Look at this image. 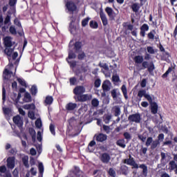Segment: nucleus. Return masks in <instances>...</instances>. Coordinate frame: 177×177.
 Masks as SVG:
<instances>
[{
    "label": "nucleus",
    "instance_id": "nucleus-2",
    "mask_svg": "<svg viewBox=\"0 0 177 177\" xmlns=\"http://www.w3.org/2000/svg\"><path fill=\"white\" fill-rule=\"evenodd\" d=\"M142 68H140V70H145L147 68V71L149 73H153L154 70H156V66H154V62L151 61V62H148L147 61H142Z\"/></svg>",
    "mask_w": 177,
    "mask_h": 177
},
{
    "label": "nucleus",
    "instance_id": "nucleus-15",
    "mask_svg": "<svg viewBox=\"0 0 177 177\" xmlns=\"http://www.w3.org/2000/svg\"><path fill=\"white\" fill-rule=\"evenodd\" d=\"M85 92V88L82 86H77L73 89V93L75 96H80Z\"/></svg>",
    "mask_w": 177,
    "mask_h": 177
},
{
    "label": "nucleus",
    "instance_id": "nucleus-49",
    "mask_svg": "<svg viewBox=\"0 0 177 177\" xmlns=\"http://www.w3.org/2000/svg\"><path fill=\"white\" fill-rule=\"evenodd\" d=\"M100 85H102V80L99 78L96 79L94 82L95 88H100Z\"/></svg>",
    "mask_w": 177,
    "mask_h": 177
},
{
    "label": "nucleus",
    "instance_id": "nucleus-41",
    "mask_svg": "<svg viewBox=\"0 0 177 177\" xmlns=\"http://www.w3.org/2000/svg\"><path fill=\"white\" fill-rule=\"evenodd\" d=\"M77 57V55H75V53H74L73 50H70L68 52V56L66 59L68 60H71V59H75Z\"/></svg>",
    "mask_w": 177,
    "mask_h": 177
},
{
    "label": "nucleus",
    "instance_id": "nucleus-38",
    "mask_svg": "<svg viewBox=\"0 0 177 177\" xmlns=\"http://www.w3.org/2000/svg\"><path fill=\"white\" fill-rule=\"evenodd\" d=\"M18 83L21 86H24V88H27V82L24 79H21L20 77L17 78Z\"/></svg>",
    "mask_w": 177,
    "mask_h": 177
},
{
    "label": "nucleus",
    "instance_id": "nucleus-13",
    "mask_svg": "<svg viewBox=\"0 0 177 177\" xmlns=\"http://www.w3.org/2000/svg\"><path fill=\"white\" fill-rule=\"evenodd\" d=\"M143 96L148 102H151V95L146 93V90H140L138 93V97H140V99H142Z\"/></svg>",
    "mask_w": 177,
    "mask_h": 177
},
{
    "label": "nucleus",
    "instance_id": "nucleus-3",
    "mask_svg": "<svg viewBox=\"0 0 177 177\" xmlns=\"http://www.w3.org/2000/svg\"><path fill=\"white\" fill-rule=\"evenodd\" d=\"M26 92V88H20L18 95L15 93H13L11 99L15 102V104H18L19 102H20V99H21V93H24Z\"/></svg>",
    "mask_w": 177,
    "mask_h": 177
},
{
    "label": "nucleus",
    "instance_id": "nucleus-42",
    "mask_svg": "<svg viewBox=\"0 0 177 177\" xmlns=\"http://www.w3.org/2000/svg\"><path fill=\"white\" fill-rule=\"evenodd\" d=\"M2 100L3 103L6 102V89L5 88V86H2Z\"/></svg>",
    "mask_w": 177,
    "mask_h": 177
},
{
    "label": "nucleus",
    "instance_id": "nucleus-26",
    "mask_svg": "<svg viewBox=\"0 0 177 177\" xmlns=\"http://www.w3.org/2000/svg\"><path fill=\"white\" fill-rule=\"evenodd\" d=\"M175 70V66H169L167 71L162 75V78L165 79L168 77V75H169L170 73H172V71Z\"/></svg>",
    "mask_w": 177,
    "mask_h": 177
},
{
    "label": "nucleus",
    "instance_id": "nucleus-39",
    "mask_svg": "<svg viewBox=\"0 0 177 177\" xmlns=\"http://www.w3.org/2000/svg\"><path fill=\"white\" fill-rule=\"evenodd\" d=\"M24 109L26 110H35V104L34 103L26 104Z\"/></svg>",
    "mask_w": 177,
    "mask_h": 177
},
{
    "label": "nucleus",
    "instance_id": "nucleus-48",
    "mask_svg": "<svg viewBox=\"0 0 177 177\" xmlns=\"http://www.w3.org/2000/svg\"><path fill=\"white\" fill-rule=\"evenodd\" d=\"M111 121V115H105L104 116V122L109 124Z\"/></svg>",
    "mask_w": 177,
    "mask_h": 177
},
{
    "label": "nucleus",
    "instance_id": "nucleus-1",
    "mask_svg": "<svg viewBox=\"0 0 177 177\" xmlns=\"http://www.w3.org/2000/svg\"><path fill=\"white\" fill-rule=\"evenodd\" d=\"M3 44L4 45V50L3 53L7 56H12V54L13 53V48H11L12 46H13V42H12V37L10 36H6L3 38Z\"/></svg>",
    "mask_w": 177,
    "mask_h": 177
},
{
    "label": "nucleus",
    "instance_id": "nucleus-21",
    "mask_svg": "<svg viewBox=\"0 0 177 177\" xmlns=\"http://www.w3.org/2000/svg\"><path fill=\"white\" fill-rule=\"evenodd\" d=\"M77 107V104L73 103V102H68L66 106L65 109L67 110V111H73L75 110Z\"/></svg>",
    "mask_w": 177,
    "mask_h": 177
},
{
    "label": "nucleus",
    "instance_id": "nucleus-4",
    "mask_svg": "<svg viewBox=\"0 0 177 177\" xmlns=\"http://www.w3.org/2000/svg\"><path fill=\"white\" fill-rule=\"evenodd\" d=\"M128 120L129 122H136V124H140L142 121V117L140 116V113H133L128 117Z\"/></svg>",
    "mask_w": 177,
    "mask_h": 177
},
{
    "label": "nucleus",
    "instance_id": "nucleus-61",
    "mask_svg": "<svg viewBox=\"0 0 177 177\" xmlns=\"http://www.w3.org/2000/svg\"><path fill=\"white\" fill-rule=\"evenodd\" d=\"M148 53H150V55H154L156 53V50H154V48L153 46H148L147 48Z\"/></svg>",
    "mask_w": 177,
    "mask_h": 177
},
{
    "label": "nucleus",
    "instance_id": "nucleus-50",
    "mask_svg": "<svg viewBox=\"0 0 177 177\" xmlns=\"http://www.w3.org/2000/svg\"><path fill=\"white\" fill-rule=\"evenodd\" d=\"M9 31L12 35H17V31L16 30V28L14 26H10Z\"/></svg>",
    "mask_w": 177,
    "mask_h": 177
},
{
    "label": "nucleus",
    "instance_id": "nucleus-25",
    "mask_svg": "<svg viewBox=\"0 0 177 177\" xmlns=\"http://www.w3.org/2000/svg\"><path fill=\"white\" fill-rule=\"evenodd\" d=\"M138 168H140L141 169H142L143 176H145V177L147 176V174L149 172V170H148L147 166H146V165L142 164L138 167Z\"/></svg>",
    "mask_w": 177,
    "mask_h": 177
},
{
    "label": "nucleus",
    "instance_id": "nucleus-23",
    "mask_svg": "<svg viewBox=\"0 0 177 177\" xmlns=\"http://www.w3.org/2000/svg\"><path fill=\"white\" fill-rule=\"evenodd\" d=\"M143 56L142 55H136L133 58V61L136 64H142V63H143Z\"/></svg>",
    "mask_w": 177,
    "mask_h": 177
},
{
    "label": "nucleus",
    "instance_id": "nucleus-58",
    "mask_svg": "<svg viewBox=\"0 0 177 177\" xmlns=\"http://www.w3.org/2000/svg\"><path fill=\"white\" fill-rule=\"evenodd\" d=\"M10 20H11L10 15H6V17L4 19V21H3V24H5V26H6V24H10Z\"/></svg>",
    "mask_w": 177,
    "mask_h": 177
},
{
    "label": "nucleus",
    "instance_id": "nucleus-20",
    "mask_svg": "<svg viewBox=\"0 0 177 177\" xmlns=\"http://www.w3.org/2000/svg\"><path fill=\"white\" fill-rule=\"evenodd\" d=\"M12 74H13V72L11 71H9L8 68H5L3 72V80H8L10 77H12Z\"/></svg>",
    "mask_w": 177,
    "mask_h": 177
},
{
    "label": "nucleus",
    "instance_id": "nucleus-43",
    "mask_svg": "<svg viewBox=\"0 0 177 177\" xmlns=\"http://www.w3.org/2000/svg\"><path fill=\"white\" fill-rule=\"evenodd\" d=\"M81 48H82L81 42L76 41L74 44V49L75 52H80V50L81 49Z\"/></svg>",
    "mask_w": 177,
    "mask_h": 177
},
{
    "label": "nucleus",
    "instance_id": "nucleus-52",
    "mask_svg": "<svg viewBox=\"0 0 177 177\" xmlns=\"http://www.w3.org/2000/svg\"><path fill=\"white\" fill-rule=\"evenodd\" d=\"M98 66L101 68H104V70L106 71H109V65H107L106 63L102 64V62H100Z\"/></svg>",
    "mask_w": 177,
    "mask_h": 177
},
{
    "label": "nucleus",
    "instance_id": "nucleus-34",
    "mask_svg": "<svg viewBox=\"0 0 177 177\" xmlns=\"http://www.w3.org/2000/svg\"><path fill=\"white\" fill-rule=\"evenodd\" d=\"M22 162L25 167V168H30V165L28 164V156H25L22 158Z\"/></svg>",
    "mask_w": 177,
    "mask_h": 177
},
{
    "label": "nucleus",
    "instance_id": "nucleus-9",
    "mask_svg": "<svg viewBox=\"0 0 177 177\" xmlns=\"http://www.w3.org/2000/svg\"><path fill=\"white\" fill-rule=\"evenodd\" d=\"M149 29H150V27L147 24H143L140 28V37H142V38H145V37H146V32H147V31H149Z\"/></svg>",
    "mask_w": 177,
    "mask_h": 177
},
{
    "label": "nucleus",
    "instance_id": "nucleus-62",
    "mask_svg": "<svg viewBox=\"0 0 177 177\" xmlns=\"http://www.w3.org/2000/svg\"><path fill=\"white\" fill-rule=\"evenodd\" d=\"M2 174H6V166H0V176H2Z\"/></svg>",
    "mask_w": 177,
    "mask_h": 177
},
{
    "label": "nucleus",
    "instance_id": "nucleus-35",
    "mask_svg": "<svg viewBox=\"0 0 177 177\" xmlns=\"http://www.w3.org/2000/svg\"><path fill=\"white\" fill-rule=\"evenodd\" d=\"M105 12L107 13L109 17H110V18L113 17V14L114 13L113 8H111L110 7H106L105 8Z\"/></svg>",
    "mask_w": 177,
    "mask_h": 177
},
{
    "label": "nucleus",
    "instance_id": "nucleus-44",
    "mask_svg": "<svg viewBox=\"0 0 177 177\" xmlns=\"http://www.w3.org/2000/svg\"><path fill=\"white\" fill-rule=\"evenodd\" d=\"M89 26H90L91 28H94V29H96L99 27V24L93 20L90 21Z\"/></svg>",
    "mask_w": 177,
    "mask_h": 177
},
{
    "label": "nucleus",
    "instance_id": "nucleus-16",
    "mask_svg": "<svg viewBox=\"0 0 177 177\" xmlns=\"http://www.w3.org/2000/svg\"><path fill=\"white\" fill-rule=\"evenodd\" d=\"M100 17L102 21V24L104 26H107V24H109L107 17L106 16V14H104V12L102 10H100Z\"/></svg>",
    "mask_w": 177,
    "mask_h": 177
},
{
    "label": "nucleus",
    "instance_id": "nucleus-37",
    "mask_svg": "<svg viewBox=\"0 0 177 177\" xmlns=\"http://www.w3.org/2000/svg\"><path fill=\"white\" fill-rule=\"evenodd\" d=\"M68 64H69L71 68H75L77 67V62L76 61H70L68 59H66Z\"/></svg>",
    "mask_w": 177,
    "mask_h": 177
},
{
    "label": "nucleus",
    "instance_id": "nucleus-40",
    "mask_svg": "<svg viewBox=\"0 0 177 177\" xmlns=\"http://www.w3.org/2000/svg\"><path fill=\"white\" fill-rule=\"evenodd\" d=\"M90 20H91V17H87L86 18L82 19V27H86V26H88V23H89Z\"/></svg>",
    "mask_w": 177,
    "mask_h": 177
},
{
    "label": "nucleus",
    "instance_id": "nucleus-59",
    "mask_svg": "<svg viewBox=\"0 0 177 177\" xmlns=\"http://www.w3.org/2000/svg\"><path fill=\"white\" fill-rule=\"evenodd\" d=\"M70 85H76L77 84V78L75 77H71L69 79Z\"/></svg>",
    "mask_w": 177,
    "mask_h": 177
},
{
    "label": "nucleus",
    "instance_id": "nucleus-47",
    "mask_svg": "<svg viewBox=\"0 0 177 177\" xmlns=\"http://www.w3.org/2000/svg\"><path fill=\"white\" fill-rule=\"evenodd\" d=\"M120 76L118 75H113L112 76V82L118 83L120 82Z\"/></svg>",
    "mask_w": 177,
    "mask_h": 177
},
{
    "label": "nucleus",
    "instance_id": "nucleus-14",
    "mask_svg": "<svg viewBox=\"0 0 177 177\" xmlns=\"http://www.w3.org/2000/svg\"><path fill=\"white\" fill-rule=\"evenodd\" d=\"M102 88L104 92H109V91L111 89V82L109 80H106L103 82Z\"/></svg>",
    "mask_w": 177,
    "mask_h": 177
},
{
    "label": "nucleus",
    "instance_id": "nucleus-33",
    "mask_svg": "<svg viewBox=\"0 0 177 177\" xmlns=\"http://www.w3.org/2000/svg\"><path fill=\"white\" fill-rule=\"evenodd\" d=\"M154 37H156V30H152L147 34V38L150 41H154Z\"/></svg>",
    "mask_w": 177,
    "mask_h": 177
},
{
    "label": "nucleus",
    "instance_id": "nucleus-8",
    "mask_svg": "<svg viewBox=\"0 0 177 177\" xmlns=\"http://www.w3.org/2000/svg\"><path fill=\"white\" fill-rule=\"evenodd\" d=\"M151 106V114H157L158 113V104L156 102H153V98H151V101H148Z\"/></svg>",
    "mask_w": 177,
    "mask_h": 177
},
{
    "label": "nucleus",
    "instance_id": "nucleus-29",
    "mask_svg": "<svg viewBox=\"0 0 177 177\" xmlns=\"http://www.w3.org/2000/svg\"><path fill=\"white\" fill-rule=\"evenodd\" d=\"M17 3V0H9L8 5L10 6L11 9L16 12V5Z\"/></svg>",
    "mask_w": 177,
    "mask_h": 177
},
{
    "label": "nucleus",
    "instance_id": "nucleus-17",
    "mask_svg": "<svg viewBox=\"0 0 177 177\" xmlns=\"http://www.w3.org/2000/svg\"><path fill=\"white\" fill-rule=\"evenodd\" d=\"M112 113L115 117H120L121 115V106L120 105L114 106L112 108Z\"/></svg>",
    "mask_w": 177,
    "mask_h": 177
},
{
    "label": "nucleus",
    "instance_id": "nucleus-5",
    "mask_svg": "<svg viewBox=\"0 0 177 177\" xmlns=\"http://www.w3.org/2000/svg\"><path fill=\"white\" fill-rule=\"evenodd\" d=\"M74 99L76 100V102H88V100H92V95L81 94L78 96H74Z\"/></svg>",
    "mask_w": 177,
    "mask_h": 177
},
{
    "label": "nucleus",
    "instance_id": "nucleus-19",
    "mask_svg": "<svg viewBox=\"0 0 177 177\" xmlns=\"http://www.w3.org/2000/svg\"><path fill=\"white\" fill-rule=\"evenodd\" d=\"M0 28H1V32L5 34L7 32L9 26H3V16L0 15Z\"/></svg>",
    "mask_w": 177,
    "mask_h": 177
},
{
    "label": "nucleus",
    "instance_id": "nucleus-28",
    "mask_svg": "<svg viewBox=\"0 0 177 177\" xmlns=\"http://www.w3.org/2000/svg\"><path fill=\"white\" fill-rule=\"evenodd\" d=\"M30 92L32 96H37V93H38V88L37 87V85H32L30 89Z\"/></svg>",
    "mask_w": 177,
    "mask_h": 177
},
{
    "label": "nucleus",
    "instance_id": "nucleus-46",
    "mask_svg": "<svg viewBox=\"0 0 177 177\" xmlns=\"http://www.w3.org/2000/svg\"><path fill=\"white\" fill-rule=\"evenodd\" d=\"M108 174H109V176H111V177L117 176V174H115V170H114V169H113V168H109V169L108 171Z\"/></svg>",
    "mask_w": 177,
    "mask_h": 177
},
{
    "label": "nucleus",
    "instance_id": "nucleus-57",
    "mask_svg": "<svg viewBox=\"0 0 177 177\" xmlns=\"http://www.w3.org/2000/svg\"><path fill=\"white\" fill-rule=\"evenodd\" d=\"M158 145H160V141L158 140H156L152 142V144L151 145V149H156L157 147V146H158Z\"/></svg>",
    "mask_w": 177,
    "mask_h": 177
},
{
    "label": "nucleus",
    "instance_id": "nucleus-56",
    "mask_svg": "<svg viewBox=\"0 0 177 177\" xmlns=\"http://www.w3.org/2000/svg\"><path fill=\"white\" fill-rule=\"evenodd\" d=\"M3 112L5 115H9L12 113V110L9 108L3 107Z\"/></svg>",
    "mask_w": 177,
    "mask_h": 177
},
{
    "label": "nucleus",
    "instance_id": "nucleus-30",
    "mask_svg": "<svg viewBox=\"0 0 177 177\" xmlns=\"http://www.w3.org/2000/svg\"><path fill=\"white\" fill-rule=\"evenodd\" d=\"M127 29L131 31V35H133V37H138V31H136V30H133V25H127Z\"/></svg>",
    "mask_w": 177,
    "mask_h": 177
},
{
    "label": "nucleus",
    "instance_id": "nucleus-63",
    "mask_svg": "<svg viewBox=\"0 0 177 177\" xmlns=\"http://www.w3.org/2000/svg\"><path fill=\"white\" fill-rule=\"evenodd\" d=\"M123 136L124 139H126L127 140H131V139L132 138V137L131 136V134L129 132H124L123 133Z\"/></svg>",
    "mask_w": 177,
    "mask_h": 177
},
{
    "label": "nucleus",
    "instance_id": "nucleus-12",
    "mask_svg": "<svg viewBox=\"0 0 177 177\" xmlns=\"http://www.w3.org/2000/svg\"><path fill=\"white\" fill-rule=\"evenodd\" d=\"M124 164H127V165H131V167H133V168H136V169L139 168V165H138V163H136V162H135V160H133V158H131V156L129 158L124 160Z\"/></svg>",
    "mask_w": 177,
    "mask_h": 177
},
{
    "label": "nucleus",
    "instance_id": "nucleus-32",
    "mask_svg": "<svg viewBox=\"0 0 177 177\" xmlns=\"http://www.w3.org/2000/svg\"><path fill=\"white\" fill-rule=\"evenodd\" d=\"M31 100V94H30V93L28 92L25 93L24 97V102H25V103H30Z\"/></svg>",
    "mask_w": 177,
    "mask_h": 177
},
{
    "label": "nucleus",
    "instance_id": "nucleus-55",
    "mask_svg": "<svg viewBox=\"0 0 177 177\" xmlns=\"http://www.w3.org/2000/svg\"><path fill=\"white\" fill-rule=\"evenodd\" d=\"M49 129H50V131L52 133V135H53V136H55L56 135V131L55 129V124H50Z\"/></svg>",
    "mask_w": 177,
    "mask_h": 177
},
{
    "label": "nucleus",
    "instance_id": "nucleus-53",
    "mask_svg": "<svg viewBox=\"0 0 177 177\" xmlns=\"http://www.w3.org/2000/svg\"><path fill=\"white\" fill-rule=\"evenodd\" d=\"M39 174H44V168L42 162H39L38 165Z\"/></svg>",
    "mask_w": 177,
    "mask_h": 177
},
{
    "label": "nucleus",
    "instance_id": "nucleus-24",
    "mask_svg": "<svg viewBox=\"0 0 177 177\" xmlns=\"http://www.w3.org/2000/svg\"><path fill=\"white\" fill-rule=\"evenodd\" d=\"M53 103V97L50 95H47L44 100L45 106H50Z\"/></svg>",
    "mask_w": 177,
    "mask_h": 177
},
{
    "label": "nucleus",
    "instance_id": "nucleus-31",
    "mask_svg": "<svg viewBox=\"0 0 177 177\" xmlns=\"http://www.w3.org/2000/svg\"><path fill=\"white\" fill-rule=\"evenodd\" d=\"M121 91L123 93L124 97L126 100H128V91L127 90V86L125 84H123L121 87Z\"/></svg>",
    "mask_w": 177,
    "mask_h": 177
},
{
    "label": "nucleus",
    "instance_id": "nucleus-27",
    "mask_svg": "<svg viewBox=\"0 0 177 177\" xmlns=\"http://www.w3.org/2000/svg\"><path fill=\"white\" fill-rule=\"evenodd\" d=\"M120 172L122 175H128V167L125 165H122L120 166Z\"/></svg>",
    "mask_w": 177,
    "mask_h": 177
},
{
    "label": "nucleus",
    "instance_id": "nucleus-36",
    "mask_svg": "<svg viewBox=\"0 0 177 177\" xmlns=\"http://www.w3.org/2000/svg\"><path fill=\"white\" fill-rule=\"evenodd\" d=\"M170 57L171 55H169V53H168L167 51H165L162 54V60H165V62H167V60H168Z\"/></svg>",
    "mask_w": 177,
    "mask_h": 177
},
{
    "label": "nucleus",
    "instance_id": "nucleus-60",
    "mask_svg": "<svg viewBox=\"0 0 177 177\" xmlns=\"http://www.w3.org/2000/svg\"><path fill=\"white\" fill-rule=\"evenodd\" d=\"M28 116L30 120H35V112H34V111H29L28 113Z\"/></svg>",
    "mask_w": 177,
    "mask_h": 177
},
{
    "label": "nucleus",
    "instance_id": "nucleus-54",
    "mask_svg": "<svg viewBox=\"0 0 177 177\" xmlns=\"http://www.w3.org/2000/svg\"><path fill=\"white\" fill-rule=\"evenodd\" d=\"M93 107H97L99 106V100L94 98L91 100Z\"/></svg>",
    "mask_w": 177,
    "mask_h": 177
},
{
    "label": "nucleus",
    "instance_id": "nucleus-45",
    "mask_svg": "<svg viewBox=\"0 0 177 177\" xmlns=\"http://www.w3.org/2000/svg\"><path fill=\"white\" fill-rule=\"evenodd\" d=\"M169 165L170 167V169H171V171H174V169H176L177 168V165L175 162V160H171L169 162Z\"/></svg>",
    "mask_w": 177,
    "mask_h": 177
},
{
    "label": "nucleus",
    "instance_id": "nucleus-22",
    "mask_svg": "<svg viewBox=\"0 0 177 177\" xmlns=\"http://www.w3.org/2000/svg\"><path fill=\"white\" fill-rule=\"evenodd\" d=\"M140 6L138 3H133L131 6L130 8L131 9L133 13H138L140 9Z\"/></svg>",
    "mask_w": 177,
    "mask_h": 177
},
{
    "label": "nucleus",
    "instance_id": "nucleus-64",
    "mask_svg": "<svg viewBox=\"0 0 177 177\" xmlns=\"http://www.w3.org/2000/svg\"><path fill=\"white\" fill-rule=\"evenodd\" d=\"M151 143H153V138L151 137H148L147 139V141L145 142V145L147 147H149V146H150V145H151Z\"/></svg>",
    "mask_w": 177,
    "mask_h": 177
},
{
    "label": "nucleus",
    "instance_id": "nucleus-18",
    "mask_svg": "<svg viewBox=\"0 0 177 177\" xmlns=\"http://www.w3.org/2000/svg\"><path fill=\"white\" fill-rule=\"evenodd\" d=\"M7 167L10 169H13V168H15V158L8 157L7 158Z\"/></svg>",
    "mask_w": 177,
    "mask_h": 177
},
{
    "label": "nucleus",
    "instance_id": "nucleus-7",
    "mask_svg": "<svg viewBox=\"0 0 177 177\" xmlns=\"http://www.w3.org/2000/svg\"><path fill=\"white\" fill-rule=\"evenodd\" d=\"M94 139H95L96 142L103 143V142H106V140H107V135L104 134L102 133H99L95 134Z\"/></svg>",
    "mask_w": 177,
    "mask_h": 177
},
{
    "label": "nucleus",
    "instance_id": "nucleus-10",
    "mask_svg": "<svg viewBox=\"0 0 177 177\" xmlns=\"http://www.w3.org/2000/svg\"><path fill=\"white\" fill-rule=\"evenodd\" d=\"M100 160L103 162V164H109V162H110V160H111V157L110 156V154L104 152L100 156Z\"/></svg>",
    "mask_w": 177,
    "mask_h": 177
},
{
    "label": "nucleus",
    "instance_id": "nucleus-6",
    "mask_svg": "<svg viewBox=\"0 0 177 177\" xmlns=\"http://www.w3.org/2000/svg\"><path fill=\"white\" fill-rule=\"evenodd\" d=\"M66 8L71 15H74V12H77V5L73 1H67Z\"/></svg>",
    "mask_w": 177,
    "mask_h": 177
},
{
    "label": "nucleus",
    "instance_id": "nucleus-11",
    "mask_svg": "<svg viewBox=\"0 0 177 177\" xmlns=\"http://www.w3.org/2000/svg\"><path fill=\"white\" fill-rule=\"evenodd\" d=\"M12 121L18 128H23V119L19 115L14 116L12 118Z\"/></svg>",
    "mask_w": 177,
    "mask_h": 177
},
{
    "label": "nucleus",
    "instance_id": "nucleus-51",
    "mask_svg": "<svg viewBox=\"0 0 177 177\" xmlns=\"http://www.w3.org/2000/svg\"><path fill=\"white\" fill-rule=\"evenodd\" d=\"M116 145L120 146V147H122L123 149L125 148L126 146L124 140H118L116 142Z\"/></svg>",
    "mask_w": 177,
    "mask_h": 177
}]
</instances>
